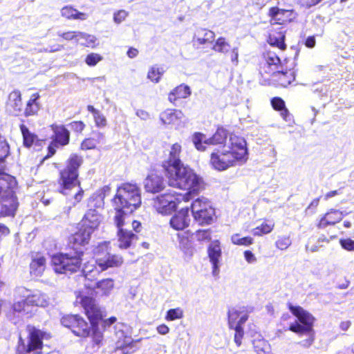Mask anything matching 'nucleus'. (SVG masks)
Returning <instances> with one entry per match:
<instances>
[{"label": "nucleus", "instance_id": "f257e3e1", "mask_svg": "<svg viewBox=\"0 0 354 354\" xmlns=\"http://www.w3.org/2000/svg\"><path fill=\"white\" fill-rule=\"evenodd\" d=\"M191 139L195 148L200 151H205L208 145L216 146L211 153L209 164L217 171H223L241 165L248 160L245 140L233 133L229 135L223 127L218 128L212 137L207 138L203 133L195 132Z\"/></svg>", "mask_w": 354, "mask_h": 354}, {"label": "nucleus", "instance_id": "f03ea898", "mask_svg": "<svg viewBox=\"0 0 354 354\" xmlns=\"http://www.w3.org/2000/svg\"><path fill=\"white\" fill-rule=\"evenodd\" d=\"M141 204L140 189L134 184L124 183L118 187L113 199L115 210L114 221L118 227L123 224L127 214L132 213Z\"/></svg>", "mask_w": 354, "mask_h": 354}, {"label": "nucleus", "instance_id": "7ed1b4c3", "mask_svg": "<svg viewBox=\"0 0 354 354\" xmlns=\"http://www.w3.org/2000/svg\"><path fill=\"white\" fill-rule=\"evenodd\" d=\"M82 163V158L76 154L70 156L66 168L60 173V192L68 197H72V203L75 205L82 198L83 190L78 180V168Z\"/></svg>", "mask_w": 354, "mask_h": 354}, {"label": "nucleus", "instance_id": "20e7f679", "mask_svg": "<svg viewBox=\"0 0 354 354\" xmlns=\"http://www.w3.org/2000/svg\"><path fill=\"white\" fill-rule=\"evenodd\" d=\"M165 171L169 185L187 190L188 192L183 196L189 194V201L192 193L198 192L202 187V179L191 168L183 164L170 166Z\"/></svg>", "mask_w": 354, "mask_h": 354}, {"label": "nucleus", "instance_id": "39448f33", "mask_svg": "<svg viewBox=\"0 0 354 354\" xmlns=\"http://www.w3.org/2000/svg\"><path fill=\"white\" fill-rule=\"evenodd\" d=\"M17 181L7 174L0 173V216H15L19 206L15 194Z\"/></svg>", "mask_w": 354, "mask_h": 354}, {"label": "nucleus", "instance_id": "423d86ee", "mask_svg": "<svg viewBox=\"0 0 354 354\" xmlns=\"http://www.w3.org/2000/svg\"><path fill=\"white\" fill-rule=\"evenodd\" d=\"M290 311L297 318V321L291 324L289 330L299 335H306L308 339L301 342L305 346H309L313 342V324L315 317L299 306L288 304Z\"/></svg>", "mask_w": 354, "mask_h": 354}, {"label": "nucleus", "instance_id": "0eeeda50", "mask_svg": "<svg viewBox=\"0 0 354 354\" xmlns=\"http://www.w3.org/2000/svg\"><path fill=\"white\" fill-rule=\"evenodd\" d=\"M82 252L75 253H59L53 256L52 263L55 272L59 274H73L78 271L82 262Z\"/></svg>", "mask_w": 354, "mask_h": 354}, {"label": "nucleus", "instance_id": "6e6552de", "mask_svg": "<svg viewBox=\"0 0 354 354\" xmlns=\"http://www.w3.org/2000/svg\"><path fill=\"white\" fill-rule=\"evenodd\" d=\"M188 195L182 196L176 192L165 193L154 198L152 205L158 213L163 215L170 214L181 201H189Z\"/></svg>", "mask_w": 354, "mask_h": 354}, {"label": "nucleus", "instance_id": "1a4fd4ad", "mask_svg": "<svg viewBox=\"0 0 354 354\" xmlns=\"http://www.w3.org/2000/svg\"><path fill=\"white\" fill-rule=\"evenodd\" d=\"M192 212L194 220L200 225L211 224L215 216L212 203L204 197L198 198L192 203Z\"/></svg>", "mask_w": 354, "mask_h": 354}, {"label": "nucleus", "instance_id": "9d476101", "mask_svg": "<svg viewBox=\"0 0 354 354\" xmlns=\"http://www.w3.org/2000/svg\"><path fill=\"white\" fill-rule=\"evenodd\" d=\"M46 333L33 328L30 333L29 340L27 344L20 337L17 348V354H35L42 348V339L48 338Z\"/></svg>", "mask_w": 354, "mask_h": 354}, {"label": "nucleus", "instance_id": "9b49d317", "mask_svg": "<svg viewBox=\"0 0 354 354\" xmlns=\"http://www.w3.org/2000/svg\"><path fill=\"white\" fill-rule=\"evenodd\" d=\"M75 302L82 305L90 320L91 324H97L98 320L102 319V310L94 299L86 296L78 295Z\"/></svg>", "mask_w": 354, "mask_h": 354}, {"label": "nucleus", "instance_id": "f8f14e48", "mask_svg": "<svg viewBox=\"0 0 354 354\" xmlns=\"http://www.w3.org/2000/svg\"><path fill=\"white\" fill-rule=\"evenodd\" d=\"M16 297L20 299H26L27 304L39 307H46L48 305V298L43 293L39 292L30 294V291L25 287H18L16 288Z\"/></svg>", "mask_w": 354, "mask_h": 354}, {"label": "nucleus", "instance_id": "ddd939ff", "mask_svg": "<svg viewBox=\"0 0 354 354\" xmlns=\"http://www.w3.org/2000/svg\"><path fill=\"white\" fill-rule=\"evenodd\" d=\"M162 124L170 125L175 129H180L185 126L187 119L184 113L178 109H167L160 115Z\"/></svg>", "mask_w": 354, "mask_h": 354}, {"label": "nucleus", "instance_id": "4468645a", "mask_svg": "<svg viewBox=\"0 0 354 354\" xmlns=\"http://www.w3.org/2000/svg\"><path fill=\"white\" fill-rule=\"evenodd\" d=\"M131 327L123 322L115 323L113 326L114 344L133 345V339L131 337Z\"/></svg>", "mask_w": 354, "mask_h": 354}, {"label": "nucleus", "instance_id": "2eb2a0df", "mask_svg": "<svg viewBox=\"0 0 354 354\" xmlns=\"http://www.w3.org/2000/svg\"><path fill=\"white\" fill-rule=\"evenodd\" d=\"M116 321L117 318L115 317H111L108 319H103L101 324L102 328L97 324H91V331L92 333L90 335L93 346L100 347L103 344L104 339V331L114 324Z\"/></svg>", "mask_w": 354, "mask_h": 354}, {"label": "nucleus", "instance_id": "dca6fc26", "mask_svg": "<svg viewBox=\"0 0 354 354\" xmlns=\"http://www.w3.org/2000/svg\"><path fill=\"white\" fill-rule=\"evenodd\" d=\"M348 213L346 211L331 208L320 218L317 226L319 229H325L329 225H335L342 221Z\"/></svg>", "mask_w": 354, "mask_h": 354}, {"label": "nucleus", "instance_id": "f3484780", "mask_svg": "<svg viewBox=\"0 0 354 354\" xmlns=\"http://www.w3.org/2000/svg\"><path fill=\"white\" fill-rule=\"evenodd\" d=\"M208 257L212 265V274L213 277H218L220 272L221 259V248L218 241H213L210 243L207 250Z\"/></svg>", "mask_w": 354, "mask_h": 354}, {"label": "nucleus", "instance_id": "a211bd4d", "mask_svg": "<svg viewBox=\"0 0 354 354\" xmlns=\"http://www.w3.org/2000/svg\"><path fill=\"white\" fill-rule=\"evenodd\" d=\"M85 286L95 291V294L100 296H109L113 290L115 283L111 278L104 279L97 281H91L85 282Z\"/></svg>", "mask_w": 354, "mask_h": 354}, {"label": "nucleus", "instance_id": "6ab92c4d", "mask_svg": "<svg viewBox=\"0 0 354 354\" xmlns=\"http://www.w3.org/2000/svg\"><path fill=\"white\" fill-rule=\"evenodd\" d=\"M268 16L270 17L271 24H285L292 21L295 13L291 10L281 9L278 7H272L269 9Z\"/></svg>", "mask_w": 354, "mask_h": 354}, {"label": "nucleus", "instance_id": "aec40b11", "mask_svg": "<svg viewBox=\"0 0 354 354\" xmlns=\"http://www.w3.org/2000/svg\"><path fill=\"white\" fill-rule=\"evenodd\" d=\"M102 216L96 209H89L81 221V225L93 233L99 227L102 221Z\"/></svg>", "mask_w": 354, "mask_h": 354}, {"label": "nucleus", "instance_id": "412c9836", "mask_svg": "<svg viewBox=\"0 0 354 354\" xmlns=\"http://www.w3.org/2000/svg\"><path fill=\"white\" fill-rule=\"evenodd\" d=\"M190 221L189 209L186 207L182 208L172 216L169 225L175 230H183L189 225Z\"/></svg>", "mask_w": 354, "mask_h": 354}, {"label": "nucleus", "instance_id": "4be33fe9", "mask_svg": "<svg viewBox=\"0 0 354 354\" xmlns=\"http://www.w3.org/2000/svg\"><path fill=\"white\" fill-rule=\"evenodd\" d=\"M144 187L148 192H160L165 188V181L161 175L156 171H151L145 179Z\"/></svg>", "mask_w": 354, "mask_h": 354}, {"label": "nucleus", "instance_id": "5701e85b", "mask_svg": "<svg viewBox=\"0 0 354 354\" xmlns=\"http://www.w3.org/2000/svg\"><path fill=\"white\" fill-rule=\"evenodd\" d=\"M95 263L100 268L101 271H104L110 268L120 267L123 263V258L120 255L107 254L104 257H97Z\"/></svg>", "mask_w": 354, "mask_h": 354}, {"label": "nucleus", "instance_id": "b1692460", "mask_svg": "<svg viewBox=\"0 0 354 354\" xmlns=\"http://www.w3.org/2000/svg\"><path fill=\"white\" fill-rule=\"evenodd\" d=\"M46 266V259L44 255L36 253L32 256L30 263V273L32 276L37 277L42 275Z\"/></svg>", "mask_w": 354, "mask_h": 354}, {"label": "nucleus", "instance_id": "393cba45", "mask_svg": "<svg viewBox=\"0 0 354 354\" xmlns=\"http://www.w3.org/2000/svg\"><path fill=\"white\" fill-rule=\"evenodd\" d=\"M124 224V220H123V224L118 227V246L120 249H127L129 248L133 242L137 239V236L130 230H124L122 227Z\"/></svg>", "mask_w": 354, "mask_h": 354}, {"label": "nucleus", "instance_id": "a878e982", "mask_svg": "<svg viewBox=\"0 0 354 354\" xmlns=\"http://www.w3.org/2000/svg\"><path fill=\"white\" fill-rule=\"evenodd\" d=\"M266 63L263 66L265 73L271 75H275L277 72H280L282 68L281 61L276 53L272 52L267 53L266 57Z\"/></svg>", "mask_w": 354, "mask_h": 354}, {"label": "nucleus", "instance_id": "bb28decb", "mask_svg": "<svg viewBox=\"0 0 354 354\" xmlns=\"http://www.w3.org/2000/svg\"><path fill=\"white\" fill-rule=\"evenodd\" d=\"M248 319V314L241 308H231L228 311V324L230 328L242 326Z\"/></svg>", "mask_w": 354, "mask_h": 354}, {"label": "nucleus", "instance_id": "cd10ccee", "mask_svg": "<svg viewBox=\"0 0 354 354\" xmlns=\"http://www.w3.org/2000/svg\"><path fill=\"white\" fill-rule=\"evenodd\" d=\"M7 106L9 111L14 115H19L21 112L22 101L19 91L15 90L9 94Z\"/></svg>", "mask_w": 354, "mask_h": 354}, {"label": "nucleus", "instance_id": "c85d7f7f", "mask_svg": "<svg viewBox=\"0 0 354 354\" xmlns=\"http://www.w3.org/2000/svg\"><path fill=\"white\" fill-rule=\"evenodd\" d=\"M40 95L38 93H32L26 104L24 115L26 117L36 115L41 109V104L39 102Z\"/></svg>", "mask_w": 354, "mask_h": 354}, {"label": "nucleus", "instance_id": "c756f323", "mask_svg": "<svg viewBox=\"0 0 354 354\" xmlns=\"http://www.w3.org/2000/svg\"><path fill=\"white\" fill-rule=\"evenodd\" d=\"M181 150L182 147L179 143L176 142L171 145L169 157L163 164V167L165 170H167L170 166H177L183 164L180 160Z\"/></svg>", "mask_w": 354, "mask_h": 354}, {"label": "nucleus", "instance_id": "7c9ffc66", "mask_svg": "<svg viewBox=\"0 0 354 354\" xmlns=\"http://www.w3.org/2000/svg\"><path fill=\"white\" fill-rule=\"evenodd\" d=\"M215 38V34L213 31L201 28L198 29L194 35L193 41L198 45H205L213 42Z\"/></svg>", "mask_w": 354, "mask_h": 354}, {"label": "nucleus", "instance_id": "2f4dec72", "mask_svg": "<svg viewBox=\"0 0 354 354\" xmlns=\"http://www.w3.org/2000/svg\"><path fill=\"white\" fill-rule=\"evenodd\" d=\"M92 234L81 225L78 231L71 237V242L75 245H85L89 243Z\"/></svg>", "mask_w": 354, "mask_h": 354}, {"label": "nucleus", "instance_id": "473e14b6", "mask_svg": "<svg viewBox=\"0 0 354 354\" xmlns=\"http://www.w3.org/2000/svg\"><path fill=\"white\" fill-rule=\"evenodd\" d=\"M50 127L55 134L53 142L61 145H66L68 143L69 131L63 125L52 124Z\"/></svg>", "mask_w": 354, "mask_h": 354}, {"label": "nucleus", "instance_id": "72a5a7b5", "mask_svg": "<svg viewBox=\"0 0 354 354\" xmlns=\"http://www.w3.org/2000/svg\"><path fill=\"white\" fill-rule=\"evenodd\" d=\"M91 326L80 316H78L73 326L72 332L78 337H87L90 336Z\"/></svg>", "mask_w": 354, "mask_h": 354}, {"label": "nucleus", "instance_id": "f704fd0d", "mask_svg": "<svg viewBox=\"0 0 354 354\" xmlns=\"http://www.w3.org/2000/svg\"><path fill=\"white\" fill-rule=\"evenodd\" d=\"M190 94L189 87L187 85L181 84L169 93L168 98L171 103H175L178 99L187 98Z\"/></svg>", "mask_w": 354, "mask_h": 354}, {"label": "nucleus", "instance_id": "c9c22d12", "mask_svg": "<svg viewBox=\"0 0 354 354\" xmlns=\"http://www.w3.org/2000/svg\"><path fill=\"white\" fill-rule=\"evenodd\" d=\"M61 15L68 19L86 20L88 15L81 12L70 6H66L61 9Z\"/></svg>", "mask_w": 354, "mask_h": 354}, {"label": "nucleus", "instance_id": "e433bc0d", "mask_svg": "<svg viewBox=\"0 0 354 354\" xmlns=\"http://www.w3.org/2000/svg\"><path fill=\"white\" fill-rule=\"evenodd\" d=\"M285 35L283 32L270 31L268 38V42L273 46H276L281 50L286 48L284 43Z\"/></svg>", "mask_w": 354, "mask_h": 354}, {"label": "nucleus", "instance_id": "4c0bfd02", "mask_svg": "<svg viewBox=\"0 0 354 354\" xmlns=\"http://www.w3.org/2000/svg\"><path fill=\"white\" fill-rule=\"evenodd\" d=\"M87 110L92 113L95 126L98 128H104L107 124V120L104 115L96 109L93 106L88 105Z\"/></svg>", "mask_w": 354, "mask_h": 354}, {"label": "nucleus", "instance_id": "58836bf2", "mask_svg": "<svg viewBox=\"0 0 354 354\" xmlns=\"http://www.w3.org/2000/svg\"><path fill=\"white\" fill-rule=\"evenodd\" d=\"M230 48V43L223 37H218L213 44L212 49L219 53L226 54Z\"/></svg>", "mask_w": 354, "mask_h": 354}, {"label": "nucleus", "instance_id": "ea45409f", "mask_svg": "<svg viewBox=\"0 0 354 354\" xmlns=\"http://www.w3.org/2000/svg\"><path fill=\"white\" fill-rule=\"evenodd\" d=\"M274 227L273 221H265L260 226H257L252 231L253 235L261 236L270 233Z\"/></svg>", "mask_w": 354, "mask_h": 354}, {"label": "nucleus", "instance_id": "a19ab883", "mask_svg": "<svg viewBox=\"0 0 354 354\" xmlns=\"http://www.w3.org/2000/svg\"><path fill=\"white\" fill-rule=\"evenodd\" d=\"M253 345L257 354H272L270 345L265 339H254Z\"/></svg>", "mask_w": 354, "mask_h": 354}, {"label": "nucleus", "instance_id": "79ce46f5", "mask_svg": "<svg viewBox=\"0 0 354 354\" xmlns=\"http://www.w3.org/2000/svg\"><path fill=\"white\" fill-rule=\"evenodd\" d=\"M85 282H91L93 278L97 277L100 271L97 269L94 263L90 264L89 263H85L82 269Z\"/></svg>", "mask_w": 354, "mask_h": 354}, {"label": "nucleus", "instance_id": "37998d69", "mask_svg": "<svg viewBox=\"0 0 354 354\" xmlns=\"http://www.w3.org/2000/svg\"><path fill=\"white\" fill-rule=\"evenodd\" d=\"M77 43L86 47L95 48L97 46V38L93 35L80 32Z\"/></svg>", "mask_w": 354, "mask_h": 354}, {"label": "nucleus", "instance_id": "c03bdc74", "mask_svg": "<svg viewBox=\"0 0 354 354\" xmlns=\"http://www.w3.org/2000/svg\"><path fill=\"white\" fill-rule=\"evenodd\" d=\"M10 147L6 140L0 137V171H3L5 168L4 160L9 155Z\"/></svg>", "mask_w": 354, "mask_h": 354}, {"label": "nucleus", "instance_id": "a18cd8bd", "mask_svg": "<svg viewBox=\"0 0 354 354\" xmlns=\"http://www.w3.org/2000/svg\"><path fill=\"white\" fill-rule=\"evenodd\" d=\"M275 75H279V84L284 87L289 85L295 80L293 71H288L283 72V68L280 69V72H277Z\"/></svg>", "mask_w": 354, "mask_h": 354}, {"label": "nucleus", "instance_id": "49530a36", "mask_svg": "<svg viewBox=\"0 0 354 354\" xmlns=\"http://www.w3.org/2000/svg\"><path fill=\"white\" fill-rule=\"evenodd\" d=\"M164 73V70L162 68H159L156 66H152L148 71L147 77L151 82L158 83L162 75Z\"/></svg>", "mask_w": 354, "mask_h": 354}, {"label": "nucleus", "instance_id": "de8ad7c7", "mask_svg": "<svg viewBox=\"0 0 354 354\" xmlns=\"http://www.w3.org/2000/svg\"><path fill=\"white\" fill-rule=\"evenodd\" d=\"M15 301L12 306L13 310L18 313L26 312L28 313V310L27 308L30 306V305L27 304L26 299H20L16 297V290L15 291Z\"/></svg>", "mask_w": 354, "mask_h": 354}, {"label": "nucleus", "instance_id": "09e8293b", "mask_svg": "<svg viewBox=\"0 0 354 354\" xmlns=\"http://www.w3.org/2000/svg\"><path fill=\"white\" fill-rule=\"evenodd\" d=\"M23 138L24 145L27 147H30L36 139V136L30 132L28 129L24 124L20 127Z\"/></svg>", "mask_w": 354, "mask_h": 354}, {"label": "nucleus", "instance_id": "8fccbe9b", "mask_svg": "<svg viewBox=\"0 0 354 354\" xmlns=\"http://www.w3.org/2000/svg\"><path fill=\"white\" fill-rule=\"evenodd\" d=\"M110 243L108 241H104L98 244V245L94 250V254L96 257H104V255L109 254L110 250Z\"/></svg>", "mask_w": 354, "mask_h": 354}, {"label": "nucleus", "instance_id": "3c124183", "mask_svg": "<svg viewBox=\"0 0 354 354\" xmlns=\"http://www.w3.org/2000/svg\"><path fill=\"white\" fill-rule=\"evenodd\" d=\"M233 244L238 245L248 246L253 243V239L250 236L240 237L239 234H234L231 236Z\"/></svg>", "mask_w": 354, "mask_h": 354}, {"label": "nucleus", "instance_id": "603ef678", "mask_svg": "<svg viewBox=\"0 0 354 354\" xmlns=\"http://www.w3.org/2000/svg\"><path fill=\"white\" fill-rule=\"evenodd\" d=\"M133 345L114 344V348L111 354H129Z\"/></svg>", "mask_w": 354, "mask_h": 354}, {"label": "nucleus", "instance_id": "864d4df0", "mask_svg": "<svg viewBox=\"0 0 354 354\" xmlns=\"http://www.w3.org/2000/svg\"><path fill=\"white\" fill-rule=\"evenodd\" d=\"M183 317V312L180 308H173L167 311V315L165 316V319L167 321H174L176 319H180Z\"/></svg>", "mask_w": 354, "mask_h": 354}, {"label": "nucleus", "instance_id": "5fc2aeb1", "mask_svg": "<svg viewBox=\"0 0 354 354\" xmlns=\"http://www.w3.org/2000/svg\"><path fill=\"white\" fill-rule=\"evenodd\" d=\"M80 31H67L64 32H58L57 35L66 41L75 40L79 41Z\"/></svg>", "mask_w": 354, "mask_h": 354}, {"label": "nucleus", "instance_id": "6e6d98bb", "mask_svg": "<svg viewBox=\"0 0 354 354\" xmlns=\"http://www.w3.org/2000/svg\"><path fill=\"white\" fill-rule=\"evenodd\" d=\"M79 315H66L62 318L61 323L62 324L66 327L71 329V330L73 328L74 324L76 323L77 317Z\"/></svg>", "mask_w": 354, "mask_h": 354}, {"label": "nucleus", "instance_id": "4d7b16f0", "mask_svg": "<svg viewBox=\"0 0 354 354\" xmlns=\"http://www.w3.org/2000/svg\"><path fill=\"white\" fill-rule=\"evenodd\" d=\"M354 227V215H351L348 217L345 216L342 220L341 225L338 227L341 231V233H344V230L351 229Z\"/></svg>", "mask_w": 354, "mask_h": 354}, {"label": "nucleus", "instance_id": "13d9d810", "mask_svg": "<svg viewBox=\"0 0 354 354\" xmlns=\"http://www.w3.org/2000/svg\"><path fill=\"white\" fill-rule=\"evenodd\" d=\"M102 57L100 54L91 53L86 57L85 62L89 66H94L102 61Z\"/></svg>", "mask_w": 354, "mask_h": 354}, {"label": "nucleus", "instance_id": "bf43d9fd", "mask_svg": "<svg viewBox=\"0 0 354 354\" xmlns=\"http://www.w3.org/2000/svg\"><path fill=\"white\" fill-rule=\"evenodd\" d=\"M275 245L278 249L283 250L291 245V240L289 236H281L277 239Z\"/></svg>", "mask_w": 354, "mask_h": 354}, {"label": "nucleus", "instance_id": "052dcab7", "mask_svg": "<svg viewBox=\"0 0 354 354\" xmlns=\"http://www.w3.org/2000/svg\"><path fill=\"white\" fill-rule=\"evenodd\" d=\"M339 244L344 250L348 252H354V241L351 239H341Z\"/></svg>", "mask_w": 354, "mask_h": 354}, {"label": "nucleus", "instance_id": "680f3d73", "mask_svg": "<svg viewBox=\"0 0 354 354\" xmlns=\"http://www.w3.org/2000/svg\"><path fill=\"white\" fill-rule=\"evenodd\" d=\"M337 239V235H330L326 236L324 234H322L317 239V244H318L321 247H324L326 245L329 244L332 241L335 240Z\"/></svg>", "mask_w": 354, "mask_h": 354}, {"label": "nucleus", "instance_id": "e2e57ef3", "mask_svg": "<svg viewBox=\"0 0 354 354\" xmlns=\"http://www.w3.org/2000/svg\"><path fill=\"white\" fill-rule=\"evenodd\" d=\"M129 12H127L124 10H120L113 14V21L117 24H120L122 21H124L126 18L128 17Z\"/></svg>", "mask_w": 354, "mask_h": 354}, {"label": "nucleus", "instance_id": "0e129e2a", "mask_svg": "<svg viewBox=\"0 0 354 354\" xmlns=\"http://www.w3.org/2000/svg\"><path fill=\"white\" fill-rule=\"evenodd\" d=\"M235 330L234 333V342L238 346L241 344V339L243 336V330L242 326H236V327L232 328Z\"/></svg>", "mask_w": 354, "mask_h": 354}, {"label": "nucleus", "instance_id": "69168bd1", "mask_svg": "<svg viewBox=\"0 0 354 354\" xmlns=\"http://www.w3.org/2000/svg\"><path fill=\"white\" fill-rule=\"evenodd\" d=\"M97 142L94 138H86L81 145V148L83 150L92 149L95 148Z\"/></svg>", "mask_w": 354, "mask_h": 354}, {"label": "nucleus", "instance_id": "338daca9", "mask_svg": "<svg viewBox=\"0 0 354 354\" xmlns=\"http://www.w3.org/2000/svg\"><path fill=\"white\" fill-rule=\"evenodd\" d=\"M272 105L274 109L278 111H281L285 109L284 102L281 98L279 97H274L272 99Z\"/></svg>", "mask_w": 354, "mask_h": 354}, {"label": "nucleus", "instance_id": "774afa93", "mask_svg": "<svg viewBox=\"0 0 354 354\" xmlns=\"http://www.w3.org/2000/svg\"><path fill=\"white\" fill-rule=\"evenodd\" d=\"M178 237L180 239V248L185 252H188L190 250V244L188 241V239H185V237L178 235Z\"/></svg>", "mask_w": 354, "mask_h": 354}]
</instances>
